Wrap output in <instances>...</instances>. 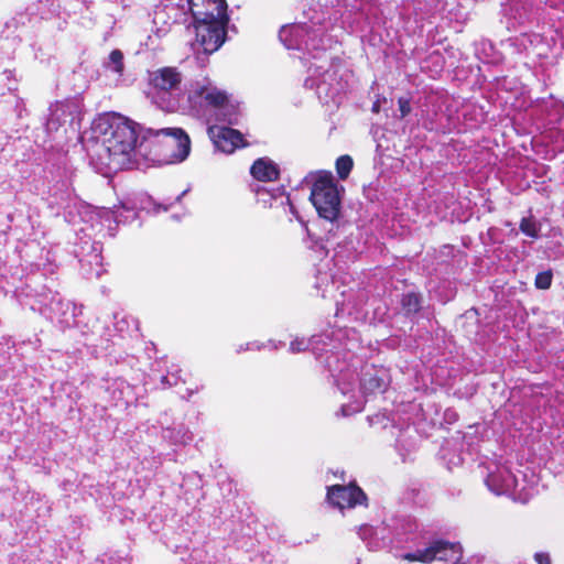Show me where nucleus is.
Instances as JSON below:
<instances>
[{"mask_svg": "<svg viewBox=\"0 0 564 564\" xmlns=\"http://www.w3.org/2000/svg\"><path fill=\"white\" fill-rule=\"evenodd\" d=\"M495 480H496V476H495L494 474H490V475L488 476V480H487V481H488V482H494Z\"/></svg>", "mask_w": 564, "mask_h": 564, "instance_id": "nucleus-22", "label": "nucleus"}, {"mask_svg": "<svg viewBox=\"0 0 564 564\" xmlns=\"http://www.w3.org/2000/svg\"><path fill=\"white\" fill-rule=\"evenodd\" d=\"M193 20L229 19L226 0H187Z\"/></svg>", "mask_w": 564, "mask_h": 564, "instance_id": "nucleus-8", "label": "nucleus"}, {"mask_svg": "<svg viewBox=\"0 0 564 564\" xmlns=\"http://www.w3.org/2000/svg\"><path fill=\"white\" fill-rule=\"evenodd\" d=\"M229 19L193 20L196 41L206 54H212L220 48L227 37Z\"/></svg>", "mask_w": 564, "mask_h": 564, "instance_id": "nucleus-5", "label": "nucleus"}, {"mask_svg": "<svg viewBox=\"0 0 564 564\" xmlns=\"http://www.w3.org/2000/svg\"><path fill=\"white\" fill-rule=\"evenodd\" d=\"M432 557L434 561H448L455 554L462 553L459 543L449 542L443 539L431 542Z\"/></svg>", "mask_w": 564, "mask_h": 564, "instance_id": "nucleus-11", "label": "nucleus"}, {"mask_svg": "<svg viewBox=\"0 0 564 564\" xmlns=\"http://www.w3.org/2000/svg\"><path fill=\"white\" fill-rule=\"evenodd\" d=\"M109 59L112 64L116 65L115 69L118 73H122L123 70V54L120 50H113L109 54Z\"/></svg>", "mask_w": 564, "mask_h": 564, "instance_id": "nucleus-18", "label": "nucleus"}, {"mask_svg": "<svg viewBox=\"0 0 564 564\" xmlns=\"http://www.w3.org/2000/svg\"><path fill=\"white\" fill-rule=\"evenodd\" d=\"M196 95L215 109L225 107L229 101L227 93L214 86H202L196 90Z\"/></svg>", "mask_w": 564, "mask_h": 564, "instance_id": "nucleus-10", "label": "nucleus"}, {"mask_svg": "<svg viewBox=\"0 0 564 564\" xmlns=\"http://www.w3.org/2000/svg\"><path fill=\"white\" fill-rule=\"evenodd\" d=\"M553 274L549 271L539 272L535 275L534 284L540 290H547L552 284Z\"/></svg>", "mask_w": 564, "mask_h": 564, "instance_id": "nucleus-17", "label": "nucleus"}, {"mask_svg": "<svg viewBox=\"0 0 564 564\" xmlns=\"http://www.w3.org/2000/svg\"><path fill=\"white\" fill-rule=\"evenodd\" d=\"M250 174L260 182H275L280 177V169L273 161L259 158L252 163Z\"/></svg>", "mask_w": 564, "mask_h": 564, "instance_id": "nucleus-9", "label": "nucleus"}, {"mask_svg": "<svg viewBox=\"0 0 564 564\" xmlns=\"http://www.w3.org/2000/svg\"><path fill=\"white\" fill-rule=\"evenodd\" d=\"M308 347V343L304 338H295L290 344V350L292 352L305 351Z\"/></svg>", "mask_w": 564, "mask_h": 564, "instance_id": "nucleus-20", "label": "nucleus"}, {"mask_svg": "<svg viewBox=\"0 0 564 564\" xmlns=\"http://www.w3.org/2000/svg\"><path fill=\"white\" fill-rule=\"evenodd\" d=\"M354 167L352 158L348 154L340 155L335 163L337 175L340 180H346Z\"/></svg>", "mask_w": 564, "mask_h": 564, "instance_id": "nucleus-15", "label": "nucleus"}, {"mask_svg": "<svg viewBox=\"0 0 564 564\" xmlns=\"http://www.w3.org/2000/svg\"><path fill=\"white\" fill-rule=\"evenodd\" d=\"M519 228L522 234H524L525 236H528L530 238L535 239L539 237L540 228L532 216L523 217L520 221Z\"/></svg>", "mask_w": 564, "mask_h": 564, "instance_id": "nucleus-16", "label": "nucleus"}, {"mask_svg": "<svg viewBox=\"0 0 564 564\" xmlns=\"http://www.w3.org/2000/svg\"><path fill=\"white\" fill-rule=\"evenodd\" d=\"M454 564H465V563H463L459 560H457Z\"/></svg>", "mask_w": 564, "mask_h": 564, "instance_id": "nucleus-26", "label": "nucleus"}, {"mask_svg": "<svg viewBox=\"0 0 564 564\" xmlns=\"http://www.w3.org/2000/svg\"><path fill=\"white\" fill-rule=\"evenodd\" d=\"M137 127V122L117 112L107 113L99 119L102 145L110 160L117 161L134 151L138 141Z\"/></svg>", "mask_w": 564, "mask_h": 564, "instance_id": "nucleus-1", "label": "nucleus"}, {"mask_svg": "<svg viewBox=\"0 0 564 564\" xmlns=\"http://www.w3.org/2000/svg\"><path fill=\"white\" fill-rule=\"evenodd\" d=\"M372 111L375 112H378L379 111V106L377 104L373 105L372 107Z\"/></svg>", "mask_w": 564, "mask_h": 564, "instance_id": "nucleus-24", "label": "nucleus"}, {"mask_svg": "<svg viewBox=\"0 0 564 564\" xmlns=\"http://www.w3.org/2000/svg\"><path fill=\"white\" fill-rule=\"evenodd\" d=\"M326 498L332 506L339 509L355 508L367 502L365 491L356 482L327 487Z\"/></svg>", "mask_w": 564, "mask_h": 564, "instance_id": "nucleus-6", "label": "nucleus"}, {"mask_svg": "<svg viewBox=\"0 0 564 564\" xmlns=\"http://www.w3.org/2000/svg\"><path fill=\"white\" fill-rule=\"evenodd\" d=\"M148 134L162 138L163 156L167 163L183 162L191 153V138L182 128L148 129Z\"/></svg>", "mask_w": 564, "mask_h": 564, "instance_id": "nucleus-4", "label": "nucleus"}, {"mask_svg": "<svg viewBox=\"0 0 564 564\" xmlns=\"http://www.w3.org/2000/svg\"><path fill=\"white\" fill-rule=\"evenodd\" d=\"M208 134L215 147L227 154H231L237 149L246 148L249 145V143L245 140L243 134L239 130L229 127H209Z\"/></svg>", "mask_w": 564, "mask_h": 564, "instance_id": "nucleus-7", "label": "nucleus"}, {"mask_svg": "<svg viewBox=\"0 0 564 564\" xmlns=\"http://www.w3.org/2000/svg\"><path fill=\"white\" fill-rule=\"evenodd\" d=\"M398 106H399V111H400V118L401 119H403V118H405L406 116L410 115L412 108H411V102H410L409 98L399 97Z\"/></svg>", "mask_w": 564, "mask_h": 564, "instance_id": "nucleus-19", "label": "nucleus"}, {"mask_svg": "<svg viewBox=\"0 0 564 564\" xmlns=\"http://www.w3.org/2000/svg\"><path fill=\"white\" fill-rule=\"evenodd\" d=\"M261 191L265 192V189H264L263 187L259 186V185H258V186H257V188L254 189V192H256L257 194H259Z\"/></svg>", "mask_w": 564, "mask_h": 564, "instance_id": "nucleus-23", "label": "nucleus"}, {"mask_svg": "<svg viewBox=\"0 0 564 564\" xmlns=\"http://www.w3.org/2000/svg\"><path fill=\"white\" fill-rule=\"evenodd\" d=\"M162 382H163V383H167V382H169V380H167V377H166V376H163V377H162Z\"/></svg>", "mask_w": 564, "mask_h": 564, "instance_id": "nucleus-25", "label": "nucleus"}, {"mask_svg": "<svg viewBox=\"0 0 564 564\" xmlns=\"http://www.w3.org/2000/svg\"><path fill=\"white\" fill-rule=\"evenodd\" d=\"M401 306L406 315L417 314L422 308V297L419 293L408 292L401 297Z\"/></svg>", "mask_w": 564, "mask_h": 564, "instance_id": "nucleus-13", "label": "nucleus"}, {"mask_svg": "<svg viewBox=\"0 0 564 564\" xmlns=\"http://www.w3.org/2000/svg\"><path fill=\"white\" fill-rule=\"evenodd\" d=\"M183 75L177 67L164 66L149 72L148 83L152 90L153 101L165 111L175 108V100L171 97L174 91L181 89Z\"/></svg>", "mask_w": 564, "mask_h": 564, "instance_id": "nucleus-3", "label": "nucleus"}, {"mask_svg": "<svg viewBox=\"0 0 564 564\" xmlns=\"http://www.w3.org/2000/svg\"><path fill=\"white\" fill-rule=\"evenodd\" d=\"M402 560L406 562H420L423 564H431L433 562L431 543L423 550L409 552L402 555Z\"/></svg>", "mask_w": 564, "mask_h": 564, "instance_id": "nucleus-14", "label": "nucleus"}, {"mask_svg": "<svg viewBox=\"0 0 564 564\" xmlns=\"http://www.w3.org/2000/svg\"><path fill=\"white\" fill-rule=\"evenodd\" d=\"M534 560L538 564H552V558L546 552H536L534 554Z\"/></svg>", "mask_w": 564, "mask_h": 564, "instance_id": "nucleus-21", "label": "nucleus"}, {"mask_svg": "<svg viewBox=\"0 0 564 564\" xmlns=\"http://www.w3.org/2000/svg\"><path fill=\"white\" fill-rule=\"evenodd\" d=\"M310 200L319 217L335 221L340 213V197L337 183L328 171H319L313 182Z\"/></svg>", "mask_w": 564, "mask_h": 564, "instance_id": "nucleus-2", "label": "nucleus"}, {"mask_svg": "<svg viewBox=\"0 0 564 564\" xmlns=\"http://www.w3.org/2000/svg\"><path fill=\"white\" fill-rule=\"evenodd\" d=\"M387 382L377 373H365L360 381V390L364 395L383 393L387 390Z\"/></svg>", "mask_w": 564, "mask_h": 564, "instance_id": "nucleus-12", "label": "nucleus"}]
</instances>
